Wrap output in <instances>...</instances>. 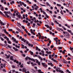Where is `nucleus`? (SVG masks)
Masks as SVG:
<instances>
[{
    "label": "nucleus",
    "mask_w": 73,
    "mask_h": 73,
    "mask_svg": "<svg viewBox=\"0 0 73 73\" xmlns=\"http://www.w3.org/2000/svg\"><path fill=\"white\" fill-rule=\"evenodd\" d=\"M41 64L44 68H47L48 65L47 64H45V63H42Z\"/></svg>",
    "instance_id": "7ed1b4c3"
},
{
    "label": "nucleus",
    "mask_w": 73,
    "mask_h": 73,
    "mask_svg": "<svg viewBox=\"0 0 73 73\" xmlns=\"http://www.w3.org/2000/svg\"><path fill=\"white\" fill-rule=\"evenodd\" d=\"M38 56H37L36 54H35V55H33V56L34 57H37Z\"/></svg>",
    "instance_id": "58836bf2"
},
{
    "label": "nucleus",
    "mask_w": 73,
    "mask_h": 73,
    "mask_svg": "<svg viewBox=\"0 0 73 73\" xmlns=\"http://www.w3.org/2000/svg\"><path fill=\"white\" fill-rule=\"evenodd\" d=\"M70 50H73V47L72 48V47H70Z\"/></svg>",
    "instance_id": "cd10ccee"
},
{
    "label": "nucleus",
    "mask_w": 73,
    "mask_h": 73,
    "mask_svg": "<svg viewBox=\"0 0 73 73\" xmlns=\"http://www.w3.org/2000/svg\"><path fill=\"white\" fill-rule=\"evenodd\" d=\"M28 58L29 59V60H31V61H32V58L29 57V58Z\"/></svg>",
    "instance_id": "6e6d98bb"
},
{
    "label": "nucleus",
    "mask_w": 73,
    "mask_h": 73,
    "mask_svg": "<svg viewBox=\"0 0 73 73\" xmlns=\"http://www.w3.org/2000/svg\"><path fill=\"white\" fill-rule=\"evenodd\" d=\"M7 47H8V48H12V47H11V46H10L9 45L7 46Z\"/></svg>",
    "instance_id": "5fc2aeb1"
},
{
    "label": "nucleus",
    "mask_w": 73,
    "mask_h": 73,
    "mask_svg": "<svg viewBox=\"0 0 73 73\" xmlns=\"http://www.w3.org/2000/svg\"><path fill=\"white\" fill-rule=\"evenodd\" d=\"M45 26L46 27L48 28H49V26H48V25H45Z\"/></svg>",
    "instance_id": "5701e85b"
},
{
    "label": "nucleus",
    "mask_w": 73,
    "mask_h": 73,
    "mask_svg": "<svg viewBox=\"0 0 73 73\" xmlns=\"http://www.w3.org/2000/svg\"><path fill=\"white\" fill-rule=\"evenodd\" d=\"M63 33H64V34H66L67 35H68V36H69V37L70 36V35H69V33L67 32H65V31H63Z\"/></svg>",
    "instance_id": "39448f33"
},
{
    "label": "nucleus",
    "mask_w": 73,
    "mask_h": 73,
    "mask_svg": "<svg viewBox=\"0 0 73 73\" xmlns=\"http://www.w3.org/2000/svg\"><path fill=\"white\" fill-rule=\"evenodd\" d=\"M16 15L17 16H18V17L19 19L21 18V15L20 14V13L19 12L17 11V13H16Z\"/></svg>",
    "instance_id": "f257e3e1"
},
{
    "label": "nucleus",
    "mask_w": 73,
    "mask_h": 73,
    "mask_svg": "<svg viewBox=\"0 0 73 73\" xmlns=\"http://www.w3.org/2000/svg\"><path fill=\"white\" fill-rule=\"evenodd\" d=\"M9 38H7V39H6V40L7 41V42L8 41H9Z\"/></svg>",
    "instance_id": "e2e57ef3"
},
{
    "label": "nucleus",
    "mask_w": 73,
    "mask_h": 73,
    "mask_svg": "<svg viewBox=\"0 0 73 73\" xmlns=\"http://www.w3.org/2000/svg\"><path fill=\"white\" fill-rule=\"evenodd\" d=\"M35 65H36V64L34 63V64H33V65H32V66H35Z\"/></svg>",
    "instance_id": "3c124183"
},
{
    "label": "nucleus",
    "mask_w": 73,
    "mask_h": 73,
    "mask_svg": "<svg viewBox=\"0 0 73 73\" xmlns=\"http://www.w3.org/2000/svg\"><path fill=\"white\" fill-rule=\"evenodd\" d=\"M29 52L31 53V55H33V52H32L31 50L29 51Z\"/></svg>",
    "instance_id": "a211bd4d"
},
{
    "label": "nucleus",
    "mask_w": 73,
    "mask_h": 73,
    "mask_svg": "<svg viewBox=\"0 0 73 73\" xmlns=\"http://www.w3.org/2000/svg\"><path fill=\"white\" fill-rule=\"evenodd\" d=\"M58 38L56 37V38H54V40L55 41H56V42H58V41L56 40H58Z\"/></svg>",
    "instance_id": "9d476101"
},
{
    "label": "nucleus",
    "mask_w": 73,
    "mask_h": 73,
    "mask_svg": "<svg viewBox=\"0 0 73 73\" xmlns=\"http://www.w3.org/2000/svg\"><path fill=\"white\" fill-rule=\"evenodd\" d=\"M67 31L68 32H69V33H70L71 35H73V33L72 32V31L71 30H68Z\"/></svg>",
    "instance_id": "0eeeda50"
},
{
    "label": "nucleus",
    "mask_w": 73,
    "mask_h": 73,
    "mask_svg": "<svg viewBox=\"0 0 73 73\" xmlns=\"http://www.w3.org/2000/svg\"><path fill=\"white\" fill-rule=\"evenodd\" d=\"M45 16L46 17V18H49V16H48L47 14H46Z\"/></svg>",
    "instance_id": "e433bc0d"
},
{
    "label": "nucleus",
    "mask_w": 73,
    "mask_h": 73,
    "mask_svg": "<svg viewBox=\"0 0 73 73\" xmlns=\"http://www.w3.org/2000/svg\"><path fill=\"white\" fill-rule=\"evenodd\" d=\"M4 32L5 33H6V34H7V35H9V33L7 32L6 29H5L4 30Z\"/></svg>",
    "instance_id": "1a4fd4ad"
},
{
    "label": "nucleus",
    "mask_w": 73,
    "mask_h": 73,
    "mask_svg": "<svg viewBox=\"0 0 73 73\" xmlns=\"http://www.w3.org/2000/svg\"><path fill=\"white\" fill-rule=\"evenodd\" d=\"M9 31H13V30L12 29H9Z\"/></svg>",
    "instance_id": "864d4df0"
},
{
    "label": "nucleus",
    "mask_w": 73,
    "mask_h": 73,
    "mask_svg": "<svg viewBox=\"0 0 73 73\" xmlns=\"http://www.w3.org/2000/svg\"><path fill=\"white\" fill-rule=\"evenodd\" d=\"M3 67H4V68H5V64H3Z\"/></svg>",
    "instance_id": "774afa93"
},
{
    "label": "nucleus",
    "mask_w": 73,
    "mask_h": 73,
    "mask_svg": "<svg viewBox=\"0 0 73 73\" xmlns=\"http://www.w3.org/2000/svg\"><path fill=\"white\" fill-rule=\"evenodd\" d=\"M0 14H1V15H4V14H3V13H2V12H1V11H0Z\"/></svg>",
    "instance_id": "de8ad7c7"
},
{
    "label": "nucleus",
    "mask_w": 73,
    "mask_h": 73,
    "mask_svg": "<svg viewBox=\"0 0 73 73\" xmlns=\"http://www.w3.org/2000/svg\"><path fill=\"white\" fill-rule=\"evenodd\" d=\"M58 72H60V73H64L63 71L61 70H58Z\"/></svg>",
    "instance_id": "dca6fc26"
},
{
    "label": "nucleus",
    "mask_w": 73,
    "mask_h": 73,
    "mask_svg": "<svg viewBox=\"0 0 73 73\" xmlns=\"http://www.w3.org/2000/svg\"><path fill=\"white\" fill-rule=\"evenodd\" d=\"M21 40L22 41H23L24 42H26V41H27V40H25V39H24V38H22L21 39Z\"/></svg>",
    "instance_id": "f8f14e48"
},
{
    "label": "nucleus",
    "mask_w": 73,
    "mask_h": 73,
    "mask_svg": "<svg viewBox=\"0 0 73 73\" xmlns=\"http://www.w3.org/2000/svg\"><path fill=\"white\" fill-rule=\"evenodd\" d=\"M40 5H41V6H43V7H45V5H42L41 4H40Z\"/></svg>",
    "instance_id": "603ef678"
},
{
    "label": "nucleus",
    "mask_w": 73,
    "mask_h": 73,
    "mask_svg": "<svg viewBox=\"0 0 73 73\" xmlns=\"http://www.w3.org/2000/svg\"><path fill=\"white\" fill-rule=\"evenodd\" d=\"M10 56H11L10 55H8V56H7V58H9Z\"/></svg>",
    "instance_id": "f704fd0d"
},
{
    "label": "nucleus",
    "mask_w": 73,
    "mask_h": 73,
    "mask_svg": "<svg viewBox=\"0 0 73 73\" xmlns=\"http://www.w3.org/2000/svg\"><path fill=\"white\" fill-rule=\"evenodd\" d=\"M23 19H25V15H23Z\"/></svg>",
    "instance_id": "13d9d810"
},
{
    "label": "nucleus",
    "mask_w": 73,
    "mask_h": 73,
    "mask_svg": "<svg viewBox=\"0 0 73 73\" xmlns=\"http://www.w3.org/2000/svg\"><path fill=\"white\" fill-rule=\"evenodd\" d=\"M17 30L19 31L20 32H21V33L22 34H23V32L21 30H20L19 28H17Z\"/></svg>",
    "instance_id": "6e6552de"
},
{
    "label": "nucleus",
    "mask_w": 73,
    "mask_h": 73,
    "mask_svg": "<svg viewBox=\"0 0 73 73\" xmlns=\"http://www.w3.org/2000/svg\"><path fill=\"white\" fill-rule=\"evenodd\" d=\"M48 64L49 65H52V62L48 63Z\"/></svg>",
    "instance_id": "473e14b6"
},
{
    "label": "nucleus",
    "mask_w": 73,
    "mask_h": 73,
    "mask_svg": "<svg viewBox=\"0 0 73 73\" xmlns=\"http://www.w3.org/2000/svg\"><path fill=\"white\" fill-rule=\"evenodd\" d=\"M21 27L22 28V29H25V27H24L23 26H22Z\"/></svg>",
    "instance_id": "ea45409f"
},
{
    "label": "nucleus",
    "mask_w": 73,
    "mask_h": 73,
    "mask_svg": "<svg viewBox=\"0 0 73 73\" xmlns=\"http://www.w3.org/2000/svg\"><path fill=\"white\" fill-rule=\"evenodd\" d=\"M58 72H60V73H64L63 71L61 70H58Z\"/></svg>",
    "instance_id": "4468645a"
},
{
    "label": "nucleus",
    "mask_w": 73,
    "mask_h": 73,
    "mask_svg": "<svg viewBox=\"0 0 73 73\" xmlns=\"http://www.w3.org/2000/svg\"><path fill=\"white\" fill-rule=\"evenodd\" d=\"M23 71L24 72H25V73H27V70H26V69H25V68H23Z\"/></svg>",
    "instance_id": "423d86ee"
},
{
    "label": "nucleus",
    "mask_w": 73,
    "mask_h": 73,
    "mask_svg": "<svg viewBox=\"0 0 73 73\" xmlns=\"http://www.w3.org/2000/svg\"><path fill=\"white\" fill-rule=\"evenodd\" d=\"M3 72H6V70H5V69H3Z\"/></svg>",
    "instance_id": "0e129e2a"
},
{
    "label": "nucleus",
    "mask_w": 73,
    "mask_h": 73,
    "mask_svg": "<svg viewBox=\"0 0 73 73\" xmlns=\"http://www.w3.org/2000/svg\"><path fill=\"white\" fill-rule=\"evenodd\" d=\"M40 12H41L42 13V11H42V9L41 8H40Z\"/></svg>",
    "instance_id": "c9c22d12"
},
{
    "label": "nucleus",
    "mask_w": 73,
    "mask_h": 73,
    "mask_svg": "<svg viewBox=\"0 0 73 73\" xmlns=\"http://www.w3.org/2000/svg\"><path fill=\"white\" fill-rule=\"evenodd\" d=\"M65 25L66 26V27H67L68 28H70V26L66 24H65Z\"/></svg>",
    "instance_id": "6ab92c4d"
},
{
    "label": "nucleus",
    "mask_w": 73,
    "mask_h": 73,
    "mask_svg": "<svg viewBox=\"0 0 73 73\" xmlns=\"http://www.w3.org/2000/svg\"><path fill=\"white\" fill-rule=\"evenodd\" d=\"M58 72H60V73H64L63 71L61 70H58Z\"/></svg>",
    "instance_id": "2eb2a0df"
},
{
    "label": "nucleus",
    "mask_w": 73,
    "mask_h": 73,
    "mask_svg": "<svg viewBox=\"0 0 73 73\" xmlns=\"http://www.w3.org/2000/svg\"><path fill=\"white\" fill-rule=\"evenodd\" d=\"M20 67V68H23L24 67V66H23V65H21Z\"/></svg>",
    "instance_id": "69168bd1"
},
{
    "label": "nucleus",
    "mask_w": 73,
    "mask_h": 73,
    "mask_svg": "<svg viewBox=\"0 0 73 73\" xmlns=\"http://www.w3.org/2000/svg\"><path fill=\"white\" fill-rule=\"evenodd\" d=\"M31 33L32 34H33V35H36V33H35L33 32V33Z\"/></svg>",
    "instance_id": "4d7b16f0"
},
{
    "label": "nucleus",
    "mask_w": 73,
    "mask_h": 73,
    "mask_svg": "<svg viewBox=\"0 0 73 73\" xmlns=\"http://www.w3.org/2000/svg\"><path fill=\"white\" fill-rule=\"evenodd\" d=\"M28 58H29V57L28 56H27V57L25 58L26 60H28Z\"/></svg>",
    "instance_id": "bf43d9fd"
},
{
    "label": "nucleus",
    "mask_w": 73,
    "mask_h": 73,
    "mask_svg": "<svg viewBox=\"0 0 73 73\" xmlns=\"http://www.w3.org/2000/svg\"><path fill=\"white\" fill-rule=\"evenodd\" d=\"M1 10L2 11H4V7H2L1 9Z\"/></svg>",
    "instance_id": "c85d7f7f"
},
{
    "label": "nucleus",
    "mask_w": 73,
    "mask_h": 73,
    "mask_svg": "<svg viewBox=\"0 0 73 73\" xmlns=\"http://www.w3.org/2000/svg\"><path fill=\"white\" fill-rule=\"evenodd\" d=\"M56 29L58 30V31H60L61 30V29L58 28V27H56Z\"/></svg>",
    "instance_id": "c03bdc74"
},
{
    "label": "nucleus",
    "mask_w": 73,
    "mask_h": 73,
    "mask_svg": "<svg viewBox=\"0 0 73 73\" xmlns=\"http://www.w3.org/2000/svg\"><path fill=\"white\" fill-rule=\"evenodd\" d=\"M69 4H71V5H72V1H69Z\"/></svg>",
    "instance_id": "b1692460"
},
{
    "label": "nucleus",
    "mask_w": 73,
    "mask_h": 73,
    "mask_svg": "<svg viewBox=\"0 0 73 73\" xmlns=\"http://www.w3.org/2000/svg\"><path fill=\"white\" fill-rule=\"evenodd\" d=\"M44 36H41V39L42 40H44Z\"/></svg>",
    "instance_id": "72a5a7b5"
},
{
    "label": "nucleus",
    "mask_w": 73,
    "mask_h": 73,
    "mask_svg": "<svg viewBox=\"0 0 73 73\" xmlns=\"http://www.w3.org/2000/svg\"><path fill=\"white\" fill-rule=\"evenodd\" d=\"M21 46H22V48L23 49H24V44H21Z\"/></svg>",
    "instance_id": "a878e982"
},
{
    "label": "nucleus",
    "mask_w": 73,
    "mask_h": 73,
    "mask_svg": "<svg viewBox=\"0 0 73 73\" xmlns=\"http://www.w3.org/2000/svg\"><path fill=\"white\" fill-rule=\"evenodd\" d=\"M38 72L40 73H44V72H42L41 70H38Z\"/></svg>",
    "instance_id": "f3484780"
},
{
    "label": "nucleus",
    "mask_w": 73,
    "mask_h": 73,
    "mask_svg": "<svg viewBox=\"0 0 73 73\" xmlns=\"http://www.w3.org/2000/svg\"><path fill=\"white\" fill-rule=\"evenodd\" d=\"M1 35L3 37L5 36V35L4 34L1 33Z\"/></svg>",
    "instance_id": "7c9ffc66"
},
{
    "label": "nucleus",
    "mask_w": 73,
    "mask_h": 73,
    "mask_svg": "<svg viewBox=\"0 0 73 73\" xmlns=\"http://www.w3.org/2000/svg\"><path fill=\"white\" fill-rule=\"evenodd\" d=\"M46 4L47 6H49V7H50V5H49V3L48 2H46Z\"/></svg>",
    "instance_id": "aec40b11"
},
{
    "label": "nucleus",
    "mask_w": 73,
    "mask_h": 73,
    "mask_svg": "<svg viewBox=\"0 0 73 73\" xmlns=\"http://www.w3.org/2000/svg\"><path fill=\"white\" fill-rule=\"evenodd\" d=\"M38 65H41V64L40 63V62H39L38 63Z\"/></svg>",
    "instance_id": "338daca9"
},
{
    "label": "nucleus",
    "mask_w": 73,
    "mask_h": 73,
    "mask_svg": "<svg viewBox=\"0 0 73 73\" xmlns=\"http://www.w3.org/2000/svg\"><path fill=\"white\" fill-rule=\"evenodd\" d=\"M66 6L67 7H69V5L68 3H67L66 4Z\"/></svg>",
    "instance_id": "4c0bfd02"
},
{
    "label": "nucleus",
    "mask_w": 73,
    "mask_h": 73,
    "mask_svg": "<svg viewBox=\"0 0 73 73\" xmlns=\"http://www.w3.org/2000/svg\"><path fill=\"white\" fill-rule=\"evenodd\" d=\"M51 48H53V47H54V46L52 45L50 46Z\"/></svg>",
    "instance_id": "680f3d73"
},
{
    "label": "nucleus",
    "mask_w": 73,
    "mask_h": 73,
    "mask_svg": "<svg viewBox=\"0 0 73 73\" xmlns=\"http://www.w3.org/2000/svg\"><path fill=\"white\" fill-rule=\"evenodd\" d=\"M49 57L50 59H51L52 58V55H51V54L49 55Z\"/></svg>",
    "instance_id": "393cba45"
},
{
    "label": "nucleus",
    "mask_w": 73,
    "mask_h": 73,
    "mask_svg": "<svg viewBox=\"0 0 73 73\" xmlns=\"http://www.w3.org/2000/svg\"><path fill=\"white\" fill-rule=\"evenodd\" d=\"M42 13H43L44 15H46V13H45V11H42Z\"/></svg>",
    "instance_id": "c756f323"
},
{
    "label": "nucleus",
    "mask_w": 73,
    "mask_h": 73,
    "mask_svg": "<svg viewBox=\"0 0 73 73\" xmlns=\"http://www.w3.org/2000/svg\"><path fill=\"white\" fill-rule=\"evenodd\" d=\"M11 39L12 40H13V41L14 42H15V43H16V44H18V40L16 41V38H14V37H12Z\"/></svg>",
    "instance_id": "f03ea898"
},
{
    "label": "nucleus",
    "mask_w": 73,
    "mask_h": 73,
    "mask_svg": "<svg viewBox=\"0 0 73 73\" xmlns=\"http://www.w3.org/2000/svg\"><path fill=\"white\" fill-rule=\"evenodd\" d=\"M64 37H66V38H69L70 37L68 36L67 35H65L64 36Z\"/></svg>",
    "instance_id": "ddd939ff"
},
{
    "label": "nucleus",
    "mask_w": 73,
    "mask_h": 73,
    "mask_svg": "<svg viewBox=\"0 0 73 73\" xmlns=\"http://www.w3.org/2000/svg\"><path fill=\"white\" fill-rule=\"evenodd\" d=\"M67 60H72V59H71V58H70L69 57V58H67Z\"/></svg>",
    "instance_id": "09e8293b"
},
{
    "label": "nucleus",
    "mask_w": 73,
    "mask_h": 73,
    "mask_svg": "<svg viewBox=\"0 0 73 73\" xmlns=\"http://www.w3.org/2000/svg\"><path fill=\"white\" fill-rule=\"evenodd\" d=\"M30 25H31V23H28L27 24V25L28 27H29V26H30Z\"/></svg>",
    "instance_id": "49530a36"
},
{
    "label": "nucleus",
    "mask_w": 73,
    "mask_h": 73,
    "mask_svg": "<svg viewBox=\"0 0 73 73\" xmlns=\"http://www.w3.org/2000/svg\"><path fill=\"white\" fill-rule=\"evenodd\" d=\"M61 11H60V13L62 15H64V13H63V12L62 11V10L61 9Z\"/></svg>",
    "instance_id": "412c9836"
},
{
    "label": "nucleus",
    "mask_w": 73,
    "mask_h": 73,
    "mask_svg": "<svg viewBox=\"0 0 73 73\" xmlns=\"http://www.w3.org/2000/svg\"><path fill=\"white\" fill-rule=\"evenodd\" d=\"M36 50H38V47L36 46Z\"/></svg>",
    "instance_id": "79ce46f5"
},
{
    "label": "nucleus",
    "mask_w": 73,
    "mask_h": 73,
    "mask_svg": "<svg viewBox=\"0 0 73 73\" xmlns=\"http://www.w3.org/2000/svg\"><path fill=\"white\" fill-rule=\"evenodd\" d=\"M7 42L9 44H11V42L10 40H9Z\"/></svg>",
    "instance_id": "a19ab883"
},
{
    "label": "nucleus",
    "mask_w": 73,
    "mask_h": 73,
    "mask_svg": "<svg viewBox=\"0 0 73 73\" xmlns=\"http://www.w3.org/2000/svg\"><path fill=\"white\" fill-rule=\"evenodd\" d=\"M15 51H18V50H19L17 49V48H15Z\"/></svg>",
    "instance_id": "052dcab7"
},
{
    "label": "nucleus",
    "mask_w": 73,
    "mask_h": 73,
    "mask_svg": "<svg viewBox=\"0 0 73 73\" xmlns=\"http://www.w3.org/2000/svg\"><path fill=\"white\" fill-rule=\"evenodd\" d=\"M4 13H8V12L5 11L4 12Z\"/></svg>",
    "instance_id": "a18cd8bd"
},
{
    "label": "nucleus",
    "mask_w": 73,
    "mask_h": 73,
    "mask_svg": "<svg viewBox=\"0 0 73 73\" xmlns=\"http://www.w3.org/2000/svg\"><path fill=\"white\" fill-rule=\"evenodd\" d=\"M31 61H34V62H36V61L35 60V59H34L33 58H32Z\"/></svg>",
    "instance_id": "37998d69"
},
{
    "label": "nucleus",
    "mask_w": 73,
    "mask_h": 73,
    "mask_svg": "<svg viewBox=\"0 0 73 73\" xmlns=\"http://www.w3.org/2000/svg\"><path fill=\"white\" fill-rule=\"evenodd\" d=\"M62 61L64 64H67L68 63V62H67V61H66V60H65V59H62Z\"/></svg>",
    "instance_id": "20e7f679"
},
{
    "label": "nucleus",
    "mask_w": 73,
    "mask_h": 73,
    "mask_svg": "<svg viewBox=\"0 0 73 73\" xmlns=\"http://www.w3.org/2000/svg\"><path fill=\"white\" fill-rule=\"evenodd\" d=\"M51 60L53 61L54 62H57V61L55 59H54L53 58H51Z\"/></svg>",
    "instance_id": "9b49d317"
},
{
    "label": "nucleus",
    "mask_w": 73,
    "mask_h": 73,
    "mask_svg": "<svg viewBox=\"0 0 73 73\" xmlns=\"http://www.w3.org/2000/svg\"><path fill=\"white\" fill-rule=\"evenodd\" d=\"M0 38L1 39V40L2 41H4V39L2 37H0Z\"/></svg>",
    "instance_id": "2f4dec72"
},
{
    "label": "nucleus",
    "mask_w": 73,
    "mask_h": 73,
    "mask_svg": "<svg viewBox=\"0 0 73 73\" xmlns=\"http://www.w3.org/2000/svg\"><path fill=\"white\" fill-rule=\"evenodd\" d=\"M58 49H62V47H59Z\"/></svg>",
    "instance_id": "8fccbe9b"
},
{
    "label": "nucleus",
    "mask_w": 73,
    "mask_h": 73,
    "mask_svg": "<svg viewBox=\"0 0 73 73\" xmlns=\"http://www.w3.org/2000/svg\"><path fill=\"white\" fill-rule=\"evenodd\" d=\"M57 5L58 7H61V5L59 4H57Z\"/></svg>",
    "instance_id": "bb28decb"
},
{
    "label": "nucleus",
    "mask_w": 73,
    "mask_h": 73,
    "mask_svg": "<svg viewBox=\"0 0 73 73\" xmlns=\"http://www.w3.org/2000/svg\"><path fill=\"white\" fill-rule=\"evenodd\" d=\"M5 15L7 17H9V16L8 15V14L7 13H5Z\"/></svg>",
    "instance_id": "4be33fe9"
}]
</instances>
